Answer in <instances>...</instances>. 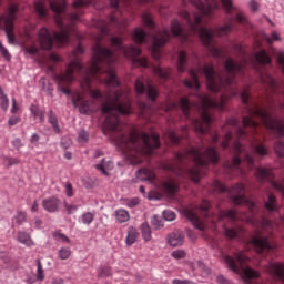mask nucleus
<instances>
[{
    "label": "nucleus",
    "instance_id": "obj_1",
    "mask_svg": "<svg viewBox=\"0 0 284 284\" xmlns=\"http://www.w3.org/2000/svg\"><path fill=\"white\" fill-rule=\"evenodd\" d=\"M116 55L112 50L103 48L101 43L93 47V58L89 67L82 65V80L80 85L84 92H90L92 99H103V93L99 90H92V79L105 81L109 88H114V91L109 95V99L102 103L101 112L105 114L104 130L116 132L113 135L121 150L126 154L133 165L143 163L144 156H151L154 150L161 148V140L156 133H139L136 131L130 134L121 132L123 124L119 116H130L132 114V103L128 93L121 89V82L116 78L114 63Z\"/></svg>",
    "mask_w": 284,
    "mask_h": 284
},
{
    "label": "nucleus",
    "instance_id": "obj_2",
    "mask_svg": "<svg viewBox=\"0 0 284 284\" xmlns=\"http://www.w3.org/2000/svg\"><path fill=\"white\" fill-rule=\"evenodd\" d=\"M192 6L199 10V13H193L190 14L186 10H182L180 12V17L184 19L193 32H197L203 45L209 49L211 52L212 57L215 59H221L223 57V50L216 48L214 43H212L214 39V31L211 29H207L203 26H201L203 21V17H212L214 13V10H219L221 8L219 6L217 0H189ZM222 8H224L226 14H229V22L225 23L224 26L220 27L217 29V34L220 37H223L225 34H230L232 30H234V12L236 13L235 16V21L241 23V26H245L246 28L250 27V21L247 20V17L243 14V12L239 11L236 7H234V2L232 0H221Z\"/></svg>",
    "mask_w": 284,
    "mask_h": 284
},
{
    "label": "nucleus",
    "instance_id": "obj_3",
    "mask_svg": "<svg viewBox=\"0 0 284 284\" xmlns=\"http://www.w3.org/2000/svg\"><path fill=\"white\" fill-rule=\"evenodd\" d=\"M241 100L244 105V111L248 114L242 118L243 128H252L256 132L258 128V122L254 120L260 119L263 125L267 130H271L276 136H284V123L283 121L276 120L270 114V111L265 106L258 105V103H250V89L244 88L241 92ZM274 150L277 156H284V143L276 141L274 144Z\"/></svg>",
    "mask_w": 284,
    "mask_h": 284
},
{
    "label": "nucleus",
    "instance_id": "obj_4",
    "mask_svg": "<svg viewBox=\"0 0 284 284\" xmlns=\"http://www.w3.org/2000/svg\"><path fill=\"white\" fill-rule=\"evenodd\" d=\"M219 151L216 148L209 146L204 152H201V149L191 146L186 149L184 152H179L175 154V160L166 161L163 164L164 170L168 172H172L173 174H178L181 176L185 169L181 166V164L185 163V161H193L195 164L194 168L187 170V175L193 181V183H200L201 181V168H205L210 165V163H219Z\"/></svg>",
    "mask_w": 284,
    "mask_h": 284
},
{
    "label": "nucleus",
    "instance_id": "obj_5",
    "mask_svg": "<svg viewBox=\"0 0 284 284\" xmlns=\"http://www.w3.org/2000/svg\"><path fill=\"white\" fill-rule=\"evenodd\" d=\"M90 3H92V1L77 0L72 6L73 8H85L90 6ZM49 6L57 14L55 23L58 28H60V31L54 32L52 38L48 28L40 29L38 37L41 50H50L54 45V41L58 45H65V43L70 41V34H72V28L63 24V19L61 18V14H63L65 8H68L65 0H50Z\"/></svg>",
    "mask_w": 284,
    "mask_h": 284
},
{
    "label": "nucleus",
    "instance_id": "obj_6",
    "mask_svg": "<svg viewBox=\"0 0 284 284\" xmlns=\"http://www.w3.org/2000/svg\"><path fill=\"white\" fill-rule=\"evenodd\" d=\"M224 68L229 75L225 78H217L216 71H214L212 64H204L203 67L199 65V72H202L205 75L206 85L211 92H219L221 85H224L225 88H234V83H236V74L243 72V64L234 62L231 58L224 62Z\"/></svg>",
    "mask_w": 284,
    "mask_h": 284
},
{
    "label": "nucleus",
    "instance_id": "obj_7",
    "mask_svg": "<svg viewBox=\"0 0 284 284\" xmlns=\"http://www.w3.org/2000/svg\"><path fill=\"white\" fill-rule=\"evenodd\" d=\"M202 101V113L201 118L193 121V128L196 134H207L210 132V128L212 125V115H210V108L214 110H220L223 112L225 108V95L220 97L219 100H214L209 95H204L201 98Z\"/></svg>",
    "mask_w": 284,
    "mask_h": 284
},
{
    "label": "nucleus",
    "instance_id": "obj_8",
    "mask_svg": "<svg viewBox=\"0 0 284 284\" xmlns=\"http://www.w3.org/2000/svg\"><path fill=\"white\" fill-rule=\"evenodd\" d=\"M246 256L243 252L235 253L234 257L226 255L224 261L234 274H242L244 283L252 284V278H258V272L254 271L252 267H245Z\"/></svg>",
    "mask_w": 284,
    "mask_h": 284
},
{
    "label": "nucleus",
    "instance_id": "obj_9",
    "mask_svg": "<svg viewBox=\"0 0 284 284\" xmlns=\"http://www.w3.org/2000/svg\"><path fill=\"white\" fill-rule=\"evenodd\" d=\"M74 74H78L80 79H82L83 74V63L79 61V59L73 60L63 74H54L53 81L58 83V88L63 92V94H71L70 89L65 88V85H71L74 83Z\"/></svg>",
    "mask_w": 284,
    "mask_h": 284
},
{
    "label": "nucleus",
    "instance_id": "obj_10",
    "mask_svg": "<svg viewBox=\"0 0 284 284\" xmlns=\"http://www.w3.org/2000/svg\"><path fill=\"white\" fill-rule=\"evenodd\" d=\"M233 159L231 162L225 164L227 170H239L242 161H245L250 166L254 165V156L250 154V151L241 144V142H235L231 149Z\"/></svg>",
    "mask_w": 284,
    "mask_h": 284
},
{
    "label": "nucleus",
    "instance_id": "obj_11",
    "mask_svg": "<svg viewBox=\"0 0 284 284\" xmlns=\"http://www.w3.org/2000/svg\"><path fill=\"white\" fill-rule=\"evenodd\" d=\"M19 6L11 4L7 13L0 16V28L4 30L9 43H14V21H17Z\"/></svg>",
    "mask_w": 284,
    "mask_h": 284
},
{
    "label": "nucleus",
    "instance_id": "obj_12",
    "mask_svg": "<svg viewBox=\"0 0 284 284\" xmlns=\"http://www.w3.org/2000/svg\"><path fill=\"white\" fill-rule=\"evenodd\" d=\"M111 44L113 45V48H118V50L123 52V54L128 57V59H133V61H135V63H139V65H141L142 68H148V58L136 59V57L141 54L140 48L132 44L129 47L124 45L123 39L119 37L111 38Z\"/></svg>",
    "mask_w": 284,
    "mask_h": 284
},
{
    "label": "nucleus",
    "instance_id": "obj_13",
    "mask_svg": "<svg viewBox=\"0 0 284 284\" xmlns=\"http://www.w3.org/2000/svg\"><path fill=\"white\" fill-rule=\"evenodd\" d=\"M213 187L217 192H229L230 199L235 205L247 203L245 199V186H243V184H235L232 189L227 190V186L223 185V183L215 181Z\"/></svg>",
    "mask_w": 284,
    "mask_h": 284
},
{
    "label": "nucleus",
    "instance_id": "obj_14",
    "mask_svg": "<svg viewBox=\"0 0 284 284\" xmlns=\"http://www.w3.org/2000/svg\"><path fill=\"white\" fill-rule=\"evenodd\" d=\"M251 243L257 254H265V252H272L273 250H276V244L271 243L270 237L264 236L261 231L256 232V235L252 237Z\"/></svg>",
    "mask_w": 284,
    "mask_h": 284
},
{
    "label": "nucleus",
    "instance_id": "obj_15",
    "mask_svg": "<svg viewBox=\"0 0 284 284\" xmlns=\"http://www.w3.org/2000/svg\"><path fill=\"white\" fill-rule=\"evenodd\" d=\"M172 33L168 29H163V31H159L153 36V49H152V57L155 59V61H159L161 59V49L163 45L170 41V37Z\"/></svg>",
    "mask_w": 284,
    "mask_h": 284
},
{
    "label": "nucleus",
    "instance_id": "obj_16",
    "mask_svg": "<svg viewBox=\"0 0 284 284\" xmlns=\"http://www.w3.org/2000/svg\"><path fill=\"white\" fill-rule=\"evenodd\" d=\"M135 91L138 94H145L146 92V97L151 101H156V97H159V90H156L154 85L150 84V82H146L145 84V81H143V78H139L135 81Z\"/></svg>",
    "mask_w": 284,
    "mask_h": 284
},
{
    "label": "nucleus",
    "instance_id": "obj_17",
    "mask_svg": "<svg viewBox=\"0 0 284 284\" xmlns=\"http://www.w3.org/2000/svg\"><path fill=\"white\" fill-rule=\"evenodd\" d=\"M72 103L75 108H79L80 114L90 113V102L83 99V95L75 93L72 95Z\"/></svg>",
    "mask_w": 284,
    "mask_h": 284
},
{
    "label": "nucleus",
    "instance_id": "obj_18",
    "mask_svg": "<svg viewBox=\"0 0 284 284\" xmlns=\"http://www.w3.org/2000/svg\"><path fill=\"white\" fill-rule=\"evenodd\" d=\"M184 216H186L191 221L195 230H199L200 232L205 231V224L203 223V221H201L194 210H186L184 212Z\"/></svg>",
    "mask_w": 284,
    "mask_h": 284
},
{
    "label": "nucleus",
    "instance_id": "obj_19",
    "mask_svg": "<svg viewBox=\"0 0 284 284\" xmlns=\"http://www.w3.org/2000/svg\"><path fill=\"white\" fill-rule=\"evenodd\" d=\"M61 205V200L57 196H51L42 201V206L47 212H59V206Z\"/></svg>",
    "mask_w": 284,
    "mask_h": 284
},
{
    "label": "nucleus",
    "instance_id": "obj_20",
    "mask_svg": "<svg viewBox=\"0 0 284 284\" xmlns=\"http://www.w3.org/2000/svg\"><path fill=\"white\" fill-rule=\"evenodd\" d=\"M260 81L263 83V85H266V88H270L271 90H276L278 85L276 80L266 71H260Z\"/></svg>",
    "mask_w": 284,
    "mask_h": 284
},
{
    "label": "nucleus",
    "instance_id": "obj_21",
    "mask_svg": "<svg viewBox=\"0 0 284 284\" xmlns=\"http://www.w3.org/2000/svg\"><path fill=\"white\" fill-rule=\"evenodd\" d=\"M255 61L258 63V65H261V68H265V65H272V58L265 50H261L255 54Z\"/></svg>",
    "mask_w": 284,
    "mask_h": 284
},
{
    "label": "nucleus",
    "instance_id": "obj_22",
    "mask_svg": "<svg viewBox=\"0 0 284 284\" xmlns=\"http://www.w3.org/2000/svg\"><path fill=\"white\" fill-rule=\"evenodd\" d=\"M189 75L191 78V81L190 80L183 81L185 88H190V89L194 88L195 90H199V88H201V84L199 83V73H196L194 69H191L189 71Z\"/></svg>",
    "mask_w": 284,
    "mask_h": 284
},
{
    "label": "nucleus",
    "instance_id": "obj_23",
    "mask_svg": "<svg viewBox=\"0 0 284 284\" xmlns=\"http://www.w3.org/2000/svg\"><path fill=\"white\" fill-rule=\"evenodd\" d=\"M168 243L171 247H179L183 245V233H181V231L172 232L169 234Z\"/></svg>",
    "mask_w": 284,
    "mask_h": 284
},
{
    "label": "nucleus",
    "instance_id": "obj_24",
    "mask_svg": "<svg viewBox=\"0 0 284 284\" xmlns=\"http://www.w3.org/2000/svg\"><path fill=\"white\" fill-rule=\"evenodd\" d=\"M264 207L270 214L278 212V201L276 200V195L270 194L267 201L264 203Z\"/></svg>",
    "mask_w": 284,
    "mask_h": 284
},
{
    "label": "nucleus",
    "instance_id": "obj_25",
    "mask_svg": "<svg viewBox=\"0 0 284 284\" xmlns=\"http://www.w3.org/2000/svg\"><path fill=\"white\" fill-rule=\"evenodd\" d=\"M227 125H230L231 128H234L237 139H245V136H247V133L245 132V130H243V129H241V126H239L237 119L230 118L224 128H227Z\"/></svg>",
    "mask_w": 284,
    "mask_h": 284
},
{
    "label": "nucleus",
    "instance_id": "obj_26",
    "mask_svg": "<svg viewBox=\"0 0 284 284\" xmlns=\"http://www.w3.org/2000/svg\"><path fill=\"white\" fill-rule=\"evenodd\" d=\"M224 236L226 239H241L243 236V229L236 227H224Z\"/></svg>",
    "mask_w": 284,
    "mask_h": 284
},
{
    "label": "nucleus",
    "instance_id": "obj_27",
    "mask_svg": "<svg viewBox=\"0 0 284 284\" xmlns=\"http://www.w3.org/2000/svg\"><path fill=\"white\" fill-rule=\"evenodd\" d=\"M139 241V231L134 226H129L125 243L129 246L134 245Z\"/></svg>",
    "mask_w": 284,
    "mask_h": 284
},
{
    "label": "nucleus",
    "instance_id": "obj_28",
    "mask_svg": "<svg viewBox=\"0 0 284 284\" xmlns=\"http://www.w3.org/2000/svg\"><path fill=\"white\" fill-rule=\"evenodd\" d=\"M17 241H19L20 243H22V245H26L27 247H32V245H34V241H32L30 233L26 231L18 232Z\"/></svg>",
    "mask_w": 284,
    "mask_h": 284
},
{
    "label": "nucleus",
    "instance_id": "obj_29",
    "mask_svg": "<svg viewBox=\"0 0 284 284\" xmlns=\"http://www.w3.org/2000/svg\"><path fill=\"white\" fill-rule=\"evenodd\" d=\"M255 176L258 179V181H272L274 179L272 170L265 168L257 169Z\"/></svg>",
    "mask_w": 284,
    "mask_h": 284
},
{
    "label": "nucleus",
    "instance_id": "obj_30",
    "mask_svg": "<svg viewBox=\"0 0 284 284\" xmlns=\"http://www.w3.org/2000/svg\"><path fill=\"white\" fill-rule=\"evenodd\" d=\"M171 32L173 37H181V39H187V34L183 31V27H181V23L176 20H173L171 22Z\"/></svg>",
    "mask_w": 284,
    "mask_h": 284
},
{
    "label": "nucleus",
    "instance_id": "obj_31",
    "mask_svg": "<svg viewBox=\"0 0 284 284\" xmlns=\"http://www.w3.org/2000/svg\"><path fill=\"white\" fill-rule=\"evenodd\" d=\"M48 122L52 126L53 132H55V134L61 133V126H59V119L57 118V114H54V111L52 110H49L48 112Z\"/></svg>",
    "mask_w": 284,
    "mask_h": 284
},
{
    "label": "nucleus",
    "instance_id": "obj_32",
    "mask_svg": "<svg viewBox=\"0 0 284 284\" xmlns=\"http://www.w3.org/2000/svg\"><path fill=\"white\" fill-rule=\"evenodd\" d=\"M30 112L34 119H39L40 123H45V111L41 110L39 105L31 104Z\"/></svg>",
    "mask_w": 284,
    "mask_h": 284
},
{
    "label": "nucleus",
    "instance_id": "obj_33",
    "mask_svg": "<svg viewBox=\"0 0 284 284\" xmlns=\"http://www.w3.org/2000/svg\"><path fill=\"white\" fill-rule=\"evenodd\" d=\"M187 53L185 51H180L178 57V70L179 72H185L187 68Z\"/></svg>",
    "mask_w": 284,
    "mask_h": 284
},
{
    "label": "nucleus",
    "instance_id": "obj_34",
    "mask_svg": "<svg viewBox=\"0 0 284 284\" xmlns=\"http://www.w3.org/2000/svg\"><path fill=\"white\" fill-rule=\"evenodd\" d=\"M163 190L166 194H170V196H174V194L179 192V185L175 184L174 181H166L163 183Z\"/></svg>",
    "mask_w": 284,
    "mask_h": 284
},
{
    "label": "nucleus",
    "instance_id": "obj_35",
    "mask_svg": "<svg viewBox=\"0 0 284 284\" xmlns=\"http://www.w3.org/2000/svg\"><path fill=\"white\" fill-rule=\"evenodd\" d=\"M142 237L145 242L152 241V229L148 222L142 223L141 225Z\"/></svg>",
    "mask_w": 284,
    "mask_h": 284
},
{
    "label": "nucleus",
    "instance_id": "obj_36",
    "mask_svg": "<svg viewBox=\"0 0 284 284\" xmlns=\"http://www.w3.org/2000/svg\"><path fill=\"white\" fill-rule=\"evenodd\" d=\"M116 221L119 223H128L130 221V213L124 209H119L115 211Z\"/></svg>",
    "mask_w": 284,
    "mask_h": 284
},
{
    "label": "nucleus",
    "instance_id": "obj_37",
    "mask_svg": "<svg viewBox=\"0 0 284 284\" xmlns=\"http://www.w3.org/2000/svg\"><path fill=\"white\" fill-rule=\"evenodd\" d=\"M148 38V33L143 29H136L133 34V39L135 43H145V39Z\"/></svg>",
    "mask_w": 284,
    "mask_h": 284
},
{
    "label": "nucleus",
    "instance_id": "obj_38",
    "mask_svg": "<svg viewBox=\"0 0 284 284\" xmlns=\"http://www.w3.org/2000/svg\"><path fill=\"white\" fill-rule=\"evenodd\" d=\"M180 105L182 108L184 116L189 118L190 116V108L192 106V103L187 98H181L180 99Z\"/></svg>",
    "mask_w": 284,
    "mask_h": 284
},
{
    "label": "nucleus",
    "instance_id": "obj_39",
    "mask_svg": "<svg viewBox=\"0 0 284 284\" xmlns=\"http://www.w3.org/2000/svg\"><path fill=\"white\" fill-rule=\"evenodd\" d=\"M261 227L263 232H267V234H272V232H274V223L265 217L261 220Z\"/></svg>",
    "mask_w": 284,
    "mask_h": 284
},
{
    "label": "nucleus",
    "instance_id": "obj_40",
    "mask_svg": "<svg viewBox=\"0 0 284 284\" xmlns=\"http://www.w3.org/2000/svg\"><path fill=\"white\" fill-rule=\"evenodd\" d=\"M10 105V100L8 99V95L3 93V88L0 87V106L2 110H8Z\"/></svg>",
    "mask_w": 284,
    "mask_h": 284
},
{
    "label": "nucleus",
    "instance_id": "obj_41",
    "mask_svg": "<svg viewBox=\"0 0 284 284\" xmlns=\"http://www.w3.org/2000/svg\"><path fill=\"white\" fill-rule=\"evenodd\" d=\"M34 8L39 17H48V9L43 4V2H36Z\"/></svg>",
    "mask_w": 284,
    "mask_h": 284
},
{
    "label": "nucleus",
    "instance_id": "obj_42",
    "mask_svg": "<svg viewBox=\"0 0 284 284\" xmlns=\"http://www.w3.org/2000/svg\"><path fill=\"white\" fill-rule=\"evenodd\" d=\"M230 141H232V129H229V131L224 135V139L221 143L222 150H227L230 148Z\"/></svg>",
    "mask_w": 284,
    "mask_h": 284
},
{
    "label": "nucleus",
    "instance_id": "obj_43",
    "mask_svg": "<svg viewBox=\"0 0 284 284\" xmlns=\"http://www.w3.org/2000/svg\"><path fill=\"white\" fill-rule=\"evenodd\" d=\"M230 219V221H236V212L234 210H229L220 213V220Z\"/></svg>",
    "mask_w": 284,
    "mask_h": 284
},
{
    "label": "nucleus",
    "instance_id": "obj_44",
    "mask_svg": "<svg viewBox=\"0 0 284 284\" xmlns=\"http://www.w3.org/2000/svg\"><path fill=\"white\" fill-rule=\"evenodd\" d=\"M27 219H28V215L23 211H18L14 216L17 225H23V223H26Z\"/></svg>",
    "mask_w": 284,
    "mask_h": 284
},
{
    "label": "nucleus",
    "instance_id": "obj_45",
    "mask_svg": "<svg viewBox=\"0 0 284 284\" xmlns=\"http://www.w3.org/2000/svg\"><path fill=\"white\" fill-rule=\"evenodd\" d=\"M37 263V280L38 281H43L45 278V274H44V271H43V265L41 264V260H37L36 261Z\"/></svg>",
    "mask_w": 284,
    "mask_h": 284
},
{
    "label": "nucleus",
    "instance_id": "obj_46",
    "mask_svg": "<svg viewBox=\"0 0 284 284\" xmlns=\"http://www.w3.org/2000/svg\"><path fill=\"white\" fill-rule=\"evenodd\" d=\"M70 256H72V251H70V248L68 247L60 248L59 258H61V261H68Z\"/></svg>",
    "mask_w": 284,
    "mask_h": 284
},
{
    "label": "nucleus",
    "instance_id": "obj_47",
    "mask_svg": "<svg viewBox=\"0 0 284 284\" xmlns=\"http://www.w3.org/2000/svg\"><path fill=\"white\" fill-rule=\"evenodd\" d=\"M253 150L255 154H258V156H267V149L263 144L253 146Z\"/></svg>",
    "mask_w": 284,
    "mask_h": 284
},
{
    "label": "nucleus",
    "instance_id": "obj_48",
    "mask_svg": "<svg viewBox=\"0 0 284 284\" xmlns=\"http://www.w3.org/2000/svg\"><path fill=\"white\" fill-rule=\"evenodd\" d=\"M154 72L160 79H168L170 77V71H165L161 67H155Z\"/></svg>",
    "mask_w": 284,
    "mask_h": 284
},
{
    "label": "nucleus",
    "instance_id": "obj_49",
    "mask_svg": "<svg viewBox=\"0 0 284 284\" xmlns=\"http://www.w3.org/2000/svg\"><path fill=\"white\" fill-rule=\"evenodd\" d=\"M112 275V268L110 266H104L101 268L100 273L98 274L99 278H108V276Z\"/></svg>",
    "mask_w": 284,
    "mask_h": 284
},
{
    "label": "nucleus",
    "instance_id": "obj_50",
    "mask_svg": "<svg viewBox=\"0 0 284 284\" xmlns=\"http://www.w3.org/2000/svg\"><path fill=\"white\" fill-rule=\"evenodd\" d=\"M53 237L55 241H62V243H70V237L63 233L54 232Z\"/></svg>",
    "mask_w": 284,
    "mask_h": 284
},
{
    "label": "nucleus",
    "instance_id": "obj_51",
    "mask_svg": "<svg viewBox=\"0 0 284 284\" xmlns=\"http://www.w3.org/2000/svg\"><path fill=\"white\" fill-rule=\"evenodd\" d=\"M210 211V202L207 200L202 201L200 205V212L202 216H207V212Z\"/></svg>",
    "mask_w": 284,
    "mask_h": 284
},
{
    "label": "nucleus",
    "instance_id": "obj_52",
    "mask_svg": "<svg viewBox=\"0 0 284 284\" xmlns=\"http://www.w3.org/2000/svg\"><path fill=\"white\" fill-rule=\"evenodd\" d=\"M63 205L65 207L67 214H74V212H77L79 210V206L74 205V204H70L67 201L63 202Z\"/></svg>",
    "mask_w": 284,
    "mask_h": 284
},
{
    "label": "nucleus",
    "instance_id": "obj_53",
    "mask_svg": "<svg viewBox=\"0 0 284 284\" xmlns=\"http://www.w3.org/2000/svg\"><path fill=\"white\" fill-rule=\"evenodd\" d=\"M92 221H94V214L91 212H87L82 215V223H84V225H90Z\"/></svg>",
    "mask_w": 284,
    "mask_h": 284
},
{
    "label": "nucleus",
    "instance_id": "obj_54",
    "mask_svg": "<svg viewBox=\"0 0 284 284\" xmlns=\"http://www.w3.org/2000/svg\"><path fill=\"white\" fill-rule=\"evenodd\" d=\"M142 21L144 24L148 26V28H154V20H152V17H150V14L144 13L142 16Z\"/></svg>",
    "mask_w": 284,
    "mask_h": 284
},
{
    "label": "nucleus",
    "instance_id": "obj_55",
    "mask_svg": "<svg viewBox=\"0 0 284 284\" xmlns=\"http://www.w3.org/2000/svg\"><path fill=\"white\" fill-rule=\"evenodd\" d=\"M163 219L164 221H174L176 219V213L170 210H165L163 212Z\"/></svg>",
    "mask_w": 284,
    "mask_h": 284
},
{
    "label": "nucleus",
    "instance_id": "obj_56",
    "mask_svg": "<svg viewBox=\"0 0 284 284\" xmlns=\"http://www.w3.org/2000/svg\"><path fill=\"white\" fill-rule=\"evenodd\" d=\"M95 170H99L104 174V176H109L108 170H105V159H102L100 164H95Z\"/></svg>",
    "mask_w": 284,
    "mask_h": 284
},
{
    "label": "nucleus",
    "instance_id": "obj_57",
    "mask_svg": "<svg viewBox=\"0 0 284 284\" xmlns=\"http://www.w3.org/2000/svg\"><path fill=\"white\" fill-rule=\"evenodd\" d=\"M4 162L7 163V168H12V165H19L21 163V160L18 158H6Z\"/></svg>",
    "mask_w": 284,
    "mask_h": 284
},
{
    "label": "nucleus",
    "instance_id": "obj_58",
    "mask_svg": "<svg viewBox=\"0 0 284 284\" xmlns=\"http://www.w3.org/2000/svg\"><path fill=\"white\" fill-rule=\"evenodd\" d=\"M151 223L153 227H155V230H160V227H163V221H161V219H159V216L156 215L152 217Z\"/></svg>",
    "mask_w": 284,
    "mask_h": 284
},
{
    "label": "nucleus",
    "instance_id": "obj_59",
    "mask_svg": "<svg viewBox=\"0 0 284 284\" xmlns=\"http://www.w3.org/2000/svg\"><path fill=\"white\" fill-rule=\"evenodd\" d=\"M171 255L176 261H181V258H185V251H182V250L173 251Z\"/></svg>",
    "mask_w": 284,
    "mask_h": 284
},
{
    "label": "nucleus",
    "instance_id": "obj_60",
    "mask_svg": "<svg viewBox=\"0 0 284 284\" xmlns=\"http://www.w3.org/2000/svg\"><path fill=\"white\" fill-rule=\"evenodd\" d=\"M65 194L69 199H72V196H74V191L72 189V183H67L65 185Z\"/></svg>",
    "mask_w": 284,
    "mask_h": 284
},
{
    "label": "nucleus",
    "instance_id": "obj_61",
    "mask_svg": "<svg viewBox=\"0 0 284 284\" xmlns=\"http://www.w3.org/2000/svg\"><path fill=\"white\" fill-rule=\"evenodd\" d=\"M139 203H141L139 197H133V199L126 201L128 207H136V205H139Z\"/></svg>",
    "mask_w": 284,
    "mask_h": 284
},
{
    "label": "nucleus",
    "instance_id": "obj_62",
    "mask_svg": "<svg viewBox=\"0 0 284 284\" xmlns=\"http://www.w3.org/2000/svg\"><path fill=\"white\" fill-rule=\"evenodd\" d=\"M21 121V118L18 116H11L8 120V125L12 126V125H17V123H19Z\"/></svg>",
    "mask_w": 284,
    "mask_h": 284
},
{
    "label": "nucleus",
    "instance_id": "obj_63",
    "mask_svg": "<svg viewBox=\"0 0 284 284\" xmlns=\"http://www.w3.org/2000/svg\"><path fill=\"white\" fill-rule=\"evenodd\" d=\"M84 50H83V45H81V43H79L77 45V48L73 50V54L74 57H79V54H83Z\"/></svg>",
    "mask_w": 284,
    "mask_h": 284
},
{
    "label": "nucleus",
    "instance_id": "obj_64",
    "mask_svg": "<svg viewBox=\"0 0 284 284\" xmlns=\"http://www.w3.org/2000/svg\"><path fill=\"white\" fill-rule=\"evenodd\" d=\"M173 284H194V282L190 280H174Z\"/></svg>",
    "mask_w": 284,
    "mask_h": 284
}]
</instances>
